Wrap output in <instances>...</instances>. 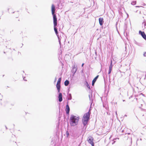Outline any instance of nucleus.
<instances>
[{
	"mask_svg": "<svg viewBox=\"0 0 146 146\" xmlns=\"http://www.w3.org/2000/svg\"><path fill=\"white\" fill-rule=\"evenodd\" d=\"M124 116L126 117V116H127V115H124Z\"/></svg>",
	"mask_w": 146,
	"mask_h": 146,
	"instance_id": "obj_34",
	"label": "nucleus"
},
{
	"mask_svg": "<svg viewBox=\"0 0 146 146\" xmlns=\"http://www.w3.org/2000/svg\"><path fill=\"white\" fill-rule=\"evenodd\" d=\"M112 66H109V69H111V70H112Z\"/></svg>",
	"mask_w": 146,
	"mask_h": 146,
	"instance_id": "obj_24",
	"label": "nucleus"
},
{
	"mask_svg": "<svg viewBox=\"0 0 146 146\" xmlns=\"http://www.w3.org/2000/svg\"><path fill=\"white\" fill-rule=\"evenodd\" d=\"M90 110L89 109L88 112L84 115L82 119V121L84 126L88 124V122L90 119Z\"/></svg>",
	"mask_w": 146,
	"mask_h": 146,
	"instance_id": "obj_2",
	"label": "nucleus"
},
{
	"mask_svg": "<svg viewBox=\"0 0 146 146\" xmlns=\"http://www.w3.org/2000/svg\"><path fill=\"white\" fill-rule=\"evenodd\" d=\"M84 63H83V64H82V67H83V66H84Z\"/></svg>",
	"mask_w": 146,
	"mask_h": 146,
	"instance_id": "obj_30",
	"label": "nucleus"
},
{
	"mask_svg": "<svg viewBox=\"0 0 146 146\" xmlns=\"http://www.w3.org/2000/svg\"><path fill=\"white\" fill-rule=\"evenodd\" d=\"M112 70L111 69H109V71L108 72V74H110Z\"/></svg>",
	"mask_w": 146,
	"mask_h": 146,
	"instance_id": "obj_21",
	"label": "nucleus"
},
{
	"mask_svg": "<svg viewBox=\"0 0 146 146\" xmlns=\"http://www.w3.org/2000/svg\"><path fill=\"white\" fill-rule=\"evenodd\" d=\"M56 87L57 88L58 92L59 93L60 92L61 88L60 84H57L56 85Z\"/></svg>",
	"mask_w": 146,
	"mask_h": 146,
	"instance_id": "obj_13",
	"label": "nucleus"
},
{
	"mask_svg": "<svg viewBox=\"0 0 146 146\" xmlns=\"http://www.w3.org/2000/svg\"><path fill=\"white\" fill-rule=\"evenodd\" d=\"M99 21L100 25L101 26H102L104 23L103 19L101 17L99 18Z\"/></svg>",
	"mask_w": 146,
	"mask_h": 146,
	"instance_id": "obj_11",
	"label": "nucleus"
},
{
	"mask_svg": "<svg viewBox=\"0 0 146 146\" xmlns=\"http://www.w3.org/2000/svg\"><path fill=\"white\" fill-rule=\"evenodd\" d=\"M136 7H142V6H137Z\"/></svg>",
	"mask_w": 146,
	"mask_h": 146,
	"instance_id": "obj_31",
	"label": "nucleus"
},
{
	"mask_svg": "<svg viewBox=\"0 0 146 146\" xmlns=\"http://www.w3.org/2000/svg\"><path fill=\"white\" fill-rule=\"evenodd\" d=\"M115 114H116V116H117V111H116L115 112Z\"/></svg>",
	"mask_w": 146,
	"mask_h": 146,
	"instance_id": "obj_29",
	"label": "nucleus"
},
{
	"mask_svg": "<svg viewBox=\"0 0 146 146\" xmlns=\"http://www.w3.org/2000/svg\"><path fill=\"white\" fill-rule=\"evenodd\" d=\"M25 78V77L23 78V80H25V81H26V80H25L24 79Z\"/></svg>",
	"mask_w": 146,
	"mask_h": 146,
	"instance_id": "obj_33",
	"label": "nucleus"
},
{
	"mask_svg": "<svg viewBox=\"0 0 146 146\" xmlns=\"http://www.w3.org/2000/svg\"><path fill=\"white\" fill-rule=\"evenodd\" d=\"M99 76L98 75L97 76L92 80V85L93 86H94V84L96 82V81L97 79L98 78Z\"/></svg>",
	"mask_w": 146,
	"mask_h": 146,
	"instance_id": "obj_9",
	"label": "nucleus"
},
{
	"mask_svg": "<svg viewBox=\"0 0 146 146\" xmlns=\"http://www.w3.org/2000/svg\"><path fill=\"white\" fill-rule=\"evenodd\" d=\"M128 134H130V133H128Z\"/></svg>",
	"mask_w": 146,
	"mask_h": 146,
	"instance_id": "obj_42",
	"label": "nucleus"
},
{
	"mask_svg": "<svg viewBox=\"0 0 146 146\" xmlns=\"http://www.w3.org/2000/svg\"><path fill=\"white\" fill-rule=\"evenodd\" d=\"M56 81V78L55 77L54 80V83Z\"/></svg>",
	"mask_w": 146,
	"mask_h": 146,
	"instance_id": "obj_26",
	"label": "nucleus"
},
{
	"mask_svg": "<svg viewBox=\"0 0 146 146\" xmlns=\"http://www.w3.org/2000/svg\"><path fill=\"white\" fill-rule=\"evenodd\" d=\"M136 1H133L131 2V4L133 5H135L136 4Z\"/></svg>",
	"mask_w": 146,
	"mask_h": 146,
	"instance_id": "obj_19",
	"label": "nucleus"
},
{
	"mask_svg": "<svg viewBox=\"0 0 146 146\" xmlns=\"http://www.w3.org/2000/svg\"><path fill=\"white\" fill-rule=\"evenodd\" d=\"M69 84V82L68 80H66L64 82V85L66 86H68Z\"/></svg>",
	"mask_w": 146,
	"mask_h": 146,
	"instance_id": "obj_15",
	"label": "nucleus"
},
{
	"mask_svg": "<svg viewBox=\"0 0 146 146\" xmlns=\"http://www.w3.org/2000/svg\"><path fill=\"white\" fill-rule=\"evenodd\" d=\"M95 54L96 56H97V52L96 51H95Z\"/></svg>",
	"mask_w": 146,
	"mask_h": 146,
	"instance_id": "obj_27",
	"label": "nucleus"
},
{
	"mask_svg": "<svg viewBox=\"0 0 146 146\" xmlns=\"http://www.w3.org/2000/svg\"><path fill=\"white\" fill-rule=\"evenodd\" d=\"M72 76H74L75 74V73H72Z\"/></svg>",
	"mask_w": 146,
	"mask_h": 146,
	"instance_id": "obj_28",
	"label": "nucleus"
},
{
	"mask_svg": "<svg viewBox=\"0 0 146 146\" xmlns=\"http://www.w3.org/2000/svg\"><path fill=\"white\" fill-rule=\"evenodd\" d=\"M125 101V100H123V102H124V101Z\"/></svg>",
	"mask_w": 146,
	"mask_h": 146,
	"instance_id": "obj_36",
	"label": "nucleus"
},
{
	"mask_svg": "<svg viewBox=\"0 0 146 146\" xmlns=\"http://www.w3.org/2000/svg\"><path fill=\"white\" fill-rule=\"evenodd\" d=\"M68 100H70L72 99V97L71 96V94H68Z\"/></svg>",
	"mask_w": 146,
	"mask_h": 146,
	"instance_id": "obj_17",
	"label": "nucleus"
},
{
	"mask_svg": "<svg viewBox=\"0 0 146 146\" xmlns=\"http://www.w3.org/2000/svg\"><path fill=\"white\" fill-rule=\"evenodd\" d=\"M115 142V141H114V142L112 143V144H113V143Z\"/></svg>",
	"mask_w": 146,
	"mask_h": 146,
	"instance_id": "obj_38",
	"label": "nucleus"
},
{
	"mask_svg": "<svg viewBox=\"0 0 146 146\" xmlns=\"http://www.w3.org/2000/svg\"><path fill=\"white\" fill-rule=\"evenodd\" d=\"M140 141H141L142 139H141H141H140Z\"/></svg>",
	"mask_w": 146,
	"mask_h": 146,
	"instance_id": "obj_35",
	"label": "nucleus"
},
{
	"mask_svg": "<svg viewBox=\"0 0 146 146\" xmlns=\"http://www.w3.org/2000/svg\"><path fill=\"white\" fill-rule=\"evenodd\" d=\"M143 56L145 57H146V52H144L143 54Z\"/></svg>",
	"mask_w": 146,
	"mask_h": 146,
	"instance_id": "obj_22",
	"label": "nucleus"
},
{
	"mask_svg": "<svg viewBox=\"0 0 146 146\" xmlns=\"http://www.w3.org/2000/svg\"><path fill=\"white\" fill-rule=\"evenodd\" d=\"M146 26V22L145 19H144L142 23V27L144 29L145 28V26Z\"/></svg>",
	"mask_w": 146,
	"mask_h": 146,
	"instance_id": "obj_14",
	"label": "nucleus"
},
{
	"mask_svg": "<svg viewBox=\"0 0 146 146\" xmlns=\"http://www.w3.org/2000/svg\"><path fill=\"white\" fill-rule=\"evenodd\" d=\"M61 80V78H59L58 79V80L57 84H60Z\"/></svg>",
	"mask_w": 146,
	"mask_h": 146,
	"instance_id": "obj_18",
	"label": "nucleus"
},
{
	"mask_svg": "<svg viewBox=\"0 0 146 146\" xmlns=\"http://www.w3.org/2000/svg\"><path fill=\"white\" fill-rule=\"evenodd\" d=\"M56 26H54V31L55 33L56 34V35H57V34H58V31H57V28L56 27ZM58 36V40H59V43H60V38L59 37V36Z\"/></svg>",
	"mask_w": 146,
	"mask_h": 146,
	"instance_id": "obj_5",
	"label": "nucleus"
},
{
	"mask_svg": "<svg viewBox=\"0 0 146 146\" xmlns=\"http://www.w3.org/2000/svg\"><path fill=\"white\" fill-rule=\"evenodd\" d=\"M77 68L76 66V67L75 65H74L72 67V69L71 70L72 73H75L77 71Z\"/></svg>",
	"mask_w": 146,
	"mask_h": 146,
	"instance_id": "obj_8",
	"label": "nucleus"
},
{
	"mask_svg": "<svg viewBox=\"0 0 146 146\" xmlns=\"http://www.w3.org/2000/svg\"><path fill=\"white\" fill-rule=\"evenodd\" d=\"M6 129H7V127L6 126Z\"/></svg>",
	"mask_w": 146,
	"mask_h": 146,
	"instance_id": "obj_37",
	"label": "nucleus"
},
{
	"mask_svg": "<svg viewBox=\"0 0 146 146\" xmlns=\"http://www.w3.org/2000/svg\"><path fill=\"white\" fill-rule=\"evenodd\" d=\"M79 119V117H76L74 115H71L70 118V123L71 126H75L78 125Z\"/></svg>",
	"mask_w": 146,
	"mask_h": 146,
	"instance_id": "obj_1",
	"label": "nucleus"
},
{
	"mask_svg": "<svg viewBox=\"0 0 146 146\" xmlns=\"http://www.w3.org/2000/svg\"><path fill=\"white\" fill-rule=\"evenodd\" d=\"M55 7L53 4H52V5L51 11L52 14H55Z\"/></svg>",
	"mask_w": 146,
	"mask_h": 146,
	"instance_id": "obj_10",
	"label": "nucleus"
},
{
	"mask_svg": "<svg viewBox=\"0 0 146 146\" xmlns=\"http://www.w3.org/2000/svg\"><path fill=\"white\" fill-rule=\"evenodd\" d=\"M139 34L141 35L143 38L145 40H146V35L144 32L140 31H139Z\"/></svg>",
	"mask_w": 146,
	"mask_h": 146,
	"instance_id": "obj_6",
	"label": "nucleus"
},
{
	"mask_svg": "<svg viewBox=\"0 0 146 146\" xmlns=\"http://www.w3.org/2000/svg\"><path fill=\"white\" fill-rule=\"evenodd\" d=\"M53 17V21L54 25V26L57 25V18L55 14H52Z\"/></svg>",
	"mask_w": 146,
	"mask_h": 146,
	"instance_id": "obj_3",
	"label": "nucleus"
},
{
	"mask_svg": "<svg viewBox=\"0 0 146 146\" xmlns=\"http://www.w3.org/2000/svg\"><path fill=\"white\" fill-rule=\"evenodd\" d=\"M86 86H87V87L89 89H90V86H89V85L88 82H86Z\"/></svg>",
	"mask_w": 146,
	"mask_h": 146,
	"instance_id": "obj_20",
	"label": "nucleus"
},
{
	"mask_svg": "<svg viewBox=\"0 0 146 146\" xmlns=\"http://www.w3.org/2000/svg\"><path fill=\"white\" fill-rule=\"evenodd\" d=\"M123 130L122 131V132H123Z\"/></svg>",
	"mask_w": 146,
	"mask_h": 146,
	"instance_id": "obj_39",
	"label": "nucleus"
},
{
	"mask_svg": "<svg viewBox=\"0 0 146 146\" xmlns=\"http://www.w3.org/2000/svg\"><path fill=\"white\" fill-rule=\"evenodd\" d=\"M136 100H137V98H136Z\"/></svg>",
	"mask_w": 146,
	"mask_h": 146,
	"instance_id": "obj_41",
	"label": "nucleus"
},
{
	"mask_svg": "<svg viewBox=\"0 0 146 146\" xmlns=\"http://www.w3.org/2000/svg\"><path fill=\"white\" fill-rule=\"evenodd\" d=\"M89 98L90 100V103H91V105L92 103V95H89Z\"/></svg>",
	"mask_w": 146,
	"mask_h": 146,
	"instance_id": "obj_16",
	"label": "nucleus"
},
{
	"mask_svg": "<svg viewBox=\"0 0 146 146\" xmlns=\"http://www.w3.org/2000/svg\"><path fill=\"white\" fill-rule=\"evenodd\" d=\"M107 114L108 115H110V113H108V112H107Z\"/></svg>",
	"mask_w": 146,
	"mask_h": 146,
	"instance_id": "obj_32",
	"label": "nucleus"
},
{
	"mask_svg": "<svg viewBox=\"0 0 146 146\" xmlns=\"http://www.w3.org/2000/svg\"><path fill=\"white\" fill-rule=\"evenodd\" d=\"M93 138L92 137H89L88 139V141L89 143L92 146H94V143L93 142Z\"/></svg>",
	"mask_w": 146,
	"mask_h": 146,
	"instance_id": "obj_4",
	"label": "nucleus"
},
{
	"mask_svg": "<svg viewBox=\"0 0 146 146\" xmlns=\"http://www.w3.org/2000/svg\"><path fill=\"white\" fill-rule=\"evenodd\" d=\"M112 66V67L113 65H112V61H111L110 64V66Z\"/></svg>",
	"mask_w": 146,
	"mask_h": 146,
	"instance_id": "obj_25",
	"label": "nucleus"
},
{
	"mask_svg": "<svg viewBox=\"0 0 146 146\" xmlns=\"http://www.w3.org/2000/svg\"><path fill=\"white\" fill-rule=\"evenodd\" d=\"M70 111V109L68 106V105L67 104L66 106V113L67 114H69Z\"/></svg>",
	"mask_w": 146,
	"mask_h": 146,
	"instance_id": "obj_12",
	"label": "nucleus"
},
{
	"mask_svg": "<svg viewBox=\"0 0 146 146\" xmlns=\"http://www.w3.org/2000/svg\"><path fill=\"white\" fill-rule=\"evenodd\" d=\"M126 48V47L125 46V48Z\"/></svg>",
	"mask_w": 146,
	"mask_h": 146,
	"instance_id": "obj_40",
	"label": "nucleus"
},
{
	"mask_svg": "<svg viewBox=\"0 0 146 146\" xmlns=\"http://www.w3.org/2000/svg\"><path fill=\"white\" fill-rule=\"evenodd\" d=\"M66 134L67 135V136L68 137L69 135V133L68 132V131L66 132Z\"/></svg>",
	"mask_w": 146,
	"mask_h": 146,
	"instance_id": "obj_23",
	"label": "nucleus"
},
{
	"mask_svg": "<svg viewBox=\"0 0 146 146\" xmlns=\"http://www.w3.org/2000/svg\"><path fill=\"white\" fill-rule=\"evenodd\" d=\"M58 101L60 102H61L62 100V95L61 93H59L58 96Z\"/></svg>",
	"mask_w": 146,
	"mask_h": 146,
	"instance_id": "obj_7",
	"label": "nucleus"
}]
</instances>
